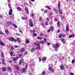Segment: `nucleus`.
<instances>
[{"label": "nucleus", "mask_w": 75, "mask_h": 75, "mask_svg": "<svg viewBox=\"0 0 75 75\" xmlns=\"http://www.w3.org/2000/svg\"><path fill=\"white\" fill-rule=\"evenodd\" d=\"M25 68L26 69L27 68V69H28V64L26 63L25 65Z\"/></svg>", "instance_id": "4c0bfd02"}, {"label": "nucleus", "mask_w": 75, "mask_h": 75, "mask_svg": "<svg viewBox=\"0 0 75 75\" xmlns=\"http://www.w3.org/2000/svg\"><path fill=\"white\" fill-rule=\"evenodd\" d=\"M6 24L7 25H11V24H12V22L10 21L8 22H6Z\"/></svg>", "instance_id": "a211bd4d"}, {"label": "nucleus", "mask_w": 75, "mask_h": 75, "mask_svg": "<svg viewBox=\"0 0 75 75\" xmlns=\"http://www.w3.org/2000/svg\"><path fill=\"white\" fill-rule=\"evenodd\" d=\"M45 7L46 8H48L49 10H51V8H50V7L49 6H46Z\"/></svg>", "instance_id": "cd10ccee"}, {"label": "nucleus", "mask_w": 75, "mask_h": 75, "mask_svg": "<svg viewBox=\"0 0 75 75\" xmlns=\"http://www.w3.org/2000/svg\"><path fill=\"white\" fill-rule=\"evenodd\" d=\"M41 25H42V26H44V23H41Z\"/></svg>", "instance_id": "0e129e2a"}, {"label": "nucleus", "mask_w": 75, "mask_h": 75, "mask_svg": "<svg viewBox=\"0 0 75 75\" xmlns=\"http://www.w3.org/2000/svg\"><path fill=\"white\" fill-rule=\"evenodd\" d=\"M26 44H29L30 43V41L28 39H26Z\"/></svg>", "instance_id": "bb28decb"}, {"label": "nucleus", "mask_w": 75, "mask_h": 75, "mask_svg": "<svg viewBox=\"0 0 75 75\" xmlns=\"http://www.w3.org/2000/svg\"><path fill=\"white\" fill-rule=\"evenodd\" d=\"M37 38L38 39V40H41L42 38L41 37H37Z\"/></svg>", "instance_id": "09e8293b"}, {"label": "nucleus", "mask_w": 75, "mask_h": 75, "mask_svg": "<svg viewBox=\"0 0 75 75\" xmlns=\"http://www.w3.org/2000/svg\"><path fill=\"white\" fill-rule=\"evenodd\" d=\"M72 35H69V38H72Z\"/></svg>", "instance_id": "864d4df0"}, {"label": "nucleus", "mask_w": 75, "mask_h": 75, "mask_svg": "<svg viewBox=\"0 0 75 75\" xmlns=\"http://www.w3.org/2000/svg\"><path fill=\"white\" fill-rule=\"evenodd\" d=\"M64 16H61V19L62 20H63V19H64Z\"/></svg>", "instance_id": "c03bdc74"}, {"label": "nucleus", "mask_w": 75, "mask_h": 75, "mask_svg": "<svg viewBox=\"0 0 75 75\" xmlns=\"http://www.w3.org/2000/svg\"><path fill=\"white\" fill-rule=\"evenodd\" d=\"M7 69L8 71H11V67H8Z\"/></svg>", "instance_id": "2f4dec72"}, {"label": "nucleus", "mask_w": 75, "mask_h": 75, "mask_svg": "<svg viewBox=\"0 0 75 75\" xmlns=\"http://www.w3.org/2000/svg\"><path fill=\"white\" fill-rule=\"evenodd\" d=\"M31 16L33 17H34V14H33V13H32V15H31Z\"/></svg>", "instance_id": "13d9d810"}, {"label": "nucleus", "mask_w": 75, "mask_h": 75, "mask_svg": "<svg viewBox=\"0 0 75 75\" xmlns=\"http://www.w3.org/2000/svg\"><path fill=\"white\" fill-rule=\"evenodd\" d=\"M29 26H30L31 27H33V21L31 19H30L29 21Z\"/></svg>", "instance_id": "39448f33"}, {"label": "nucleus", "mask_w": 75, "mask_h": 75, "mask_svg": "<svg viewBox=\"0 0 75 75\" xmlns=\"http://www.w3.org/2000/svg\"><path fill=\"white\" fill-rule=\"evenodd\" d=\"M23 62V59H21L20 60L19 63V65H21L22 63Z\"/></svg>", "instance_id": "4468645a"}, {"label": "nucleus", "mask_w": 75, "mask_h": 75, "mask_svg": "<svg viewBox=\"0 0 75 75\" xmlns=\"http://www.w3.org/2000/svg\"><path fill=\"white\" fill-rule=\"evenodd\" d=\"M42 75H46V72L45 71H43V72L42 73Z\"/></svg>", "instance_id": "473e14b6"}, {"label": "nucleus", "mask_w": 75, "mask_h": 75, "mask_svg": "<svg viewBox=\"0 0 75 75\" xmlns=\"http://www.w3.org/2000/svg\"><path fill=\"white\" fill-rule=\"evenodd\" d=\"M8 39L10 41H13V42H16V41H17L16 39H15L13 38L9 37Z\"/></svg>", "instance_id": "7ed1b4c3"}, {"label": "nucleus", "mask_w": 75, "mask_h": 75, "mask_svg": "<svg viewBox=\"0 0 75 75\" xmlns=\"http://www.w3.org/2000/svg\"><path fill=\"white\" fill-rule=\"evenodd\" d=\"M25 10L27 14L28 15L29 14V11H28V8H27V7H25Z\"/></svg>", "instance_id": "6e6552de"}, {"label": "nucleus", "mask_w": 75, "mask_h": 75, "mask_svg": "<svg viewBox=\"0 0 75 75\" xmlns=\"http://www.w3.org/2000/svg\"><path fill=\"white\" fill-rule=\"evenodd\" d=\"M17 10H18L19 11H22V10L21 9V8L20 7H17Z\"/></svg>", "instance_id": "6ab92c4d"}, {"label": "nucleus", "mask_w": 75, "mask_h": 75, "mask_svg": "<svg viewBox=\"0 0 75 75\" xmlns=\"http://www.w3.org/2000/svg\"><path fill=\"white\" fill-rule=\"evenodd\" d=\"M13 24V27H15V28H17V25H16L15 24Z\"/></svg>", "instance_id": "ea45409f"}, {"label": "nucleus", "mask_w": 75, "mask_h": 75, "mask_svg": "<svg viewBox=\"0 0 75 75\" xmlns=\"http://www.w3.org/2000/svg\"><path fill=\"white\" fill-rule=\"evenodd\" d=\"M27 68H22L21 69L22 72V73H24L25 72V70H27Z\"/></svg>", "instance_id": "f8f14e48"}, {"label": "nucleus", "mask_w": 75, "mask_h": 75, "mask_svg": "<svg viewBox=\"0 0 75 75\" xmlns=\"http://www.w3.org/2000/svg\"><path fill=\"white\" fill-rule=\"evenodd\" d=\"M12 12H13V10L12 9H10L9 11V15L11 16L12 14Z\"/></svg>", "instance_id": "9b49d317"}, {"label": "nucleus", "mask_w": 75, "mask_h": 75, "mask_svg": "<svg viewBox=\"0 0 75 75\" xmlns=\"http://www.w3.org/2000/svg\"><path fill=\"white\" fill-rule=\"evenodd\" d=\"M50 29L51 31H54V27H51L50 28Z\"/></svg>", "instance_id": "7c9ffc66"}, {"label": "nucleus", "mask_w": 75, "mask_h": 75, "mask_svg": "<svg viewBox=\"0 0 75 75\" xmlns=\"http://www.w3.org/2000/svg\"><path fill=\"white\" fill-rule=\"evenodd\" d=\"M33 36H35V37H36V36H37V34L36 33H34L33 34Z\"/></svg>", "instance_id": "79ce46f5"}, {"label": "nucleus", "mask_w": 75, "mask_h": 75, "mask_svg": "<svg viewBox=\"0 0 75 75\" xmlns=\"http://www.w3.org/2000/svg\"><path fill=\"white\" fill-rule=\"evenodd\" d=\"M58 8L59 9V14H62V11L61 10V9L60 8V7L61 6V4H60V2L59 1H58Z\"/></svg>", "instance_id": "f03ea898"}, {"label": "nucleus", "mask_w": 75, "mask_h": 75, "mask_svg": "<svg viewBox=\"0 0 75 75\" xmlns=\"http://www.w3.org/2000/svg\"><path fill=\"white\" fill-rule=\"evenodd\" d=\"M30 31L31 33H35V30H30Z\"/></svg>", "instance_id": "b1692460"}, {"label": "nucleus", "mask_w": 75, "mask_h": 75, "mask_svg": "<svg viewBox=\"0 0 75 75\" xmlns=\"http://www.w3.org/2000/svg\"><path fill=\"white\" fill-rule=\"evenodd\" d=\"M68 24H67L66 25V31H68V30H69V26H68Z\"/></svg>", "instance_id": "f3484780"}, {"label": "nucleus", "mask_w": 75, "mask_h": 75, "mask_svg": "<svg viewBox=\"0 0 75 75\" xmlns=\"http://www.w3.org/2000/svg\"><path fill=\"white\" fill-rule=\"evenodd\" d=\"M22 56V55L21 54H20L18 55V57H12V58L13 59L14 63H16L17 62V61L19 59L20 57H21Z\"/></svg>", "instance_id": "f257e3e1"}, {"label": "nucleus", "mask_w": 75, "mask_h": 75, "mask_svg": "<svg viewBox=\"0 0 75 75\" xmlns=\"http://www.w3.org/2000/svg\"><path fill=\"white\" fill-rule=\"evenodd\" d=\"M22 20H26L27 19V18L26 17H22Z\"/></svg>", "instance_id": "c756f323"}, {"label": "nucleus", "mask_w": 75, "mask_h": 75, "mask_svg": "<svg viewBox=\"0 0 75 75\" xmlns=\"http://www.w3.org/2000/svg\"><path fill=\"white\" fill-rule=\"evenodd\" d=\"M57 25L58 27L60 26V23H59V21H58L57 23Z\"/></svg>", "instance_id": "5701e85b"}, {"label": "nucleus", "mask_w": 75, "mask_h": 75, "mask_svg": "<svg viewBox=\"0 0 75 75\" xmlns=\"http://www.w3.org/2000/svg\"><path fill=\"white\" fill-rule=\"evenodd\" d=\"M44 42V41H42L41 42H39L40 43V44H42V43H43Z\"/></svg>", "instance_id": "3c124183"}, {"label": "nucleus", "mask_w": 75, "mask_h": 75, "mask_svg": "<svg viewBox=\"0 0 75 75\" xmlns=\"http://www.w3.org/2000/svg\"><path fill=\"white\" fill-rule=\"evenodd\" d=\"M3 18V17L2 16V15H0V18Z\"/></svg>", "instance_id": "e2e57ef3"}, {"label": "nucleus", "mask_w": 75, "mask_h": 75, "mask_svg": "<svg viewBox=\"0 0 75 75\" xmlns=\"http://www.w3.org/2000/svg\"><path fill=\"white\" fill-rule=\"evenodd\" d=\"M72 37H73V38H74V37H75V34H72Z\"/></svg>", "instance_id": "bf43d9fd"}, {"label": "nucleus", "mask_w": 75, "mask_h": 75, "mask_svg": "<svg viewBox=\"0 0 75 75\" xmlns=\"http://www.w3.org/2000/svg\"><path fill=\"white\" fill-rule=\"evenodd\" d=\"M34 45H36V46H37V47L36 48H35L36 50H40V48H41V47H40V44L38 43H36L35 42L34 43Z\"/></svg>", "instance_id": "20e7f679"}, {"label": "nucleus", "mask_w": 75, "mask_h": 75, "mask_svg": "<svg viewBox=\"0 0 75 75\" xmlns=\"http://www.w3.org/2000/svg\"><path fill=\"white\" fill-rule=\"evenodd\" d=\"M54 21H55V22H57V21H58V19L57 18H55L54 19Z\"/></svg>", "instance_id": "a18cd8bd"}, {"label": "nucleus", "mask_w": 75, "mask_h": 75, "mask_svg": "<svg viewBox=\"0 0 75 75\" xmlns=\"http://www.w3.org/2000/svg\"><path fill=\"white\" fill-rule=\"evenodd\" d=\"M39 22H41V21H42V18H41V17H39Z\"/></svg>", "instance_id": "72a5a7b5"}, {"label": "nucleus", "mask_w": 75, "mask_h": 75, "mask_svg": "<svg viewBox=\"0 0 75 75\" xmlns=\"http://www.w3.org/2000/svg\"><path fill=\"white\" fill-rule=\"evenodd\" d=\"M24 55H27L28 54V52L27 51H25L24 53Z\"/></svg>", "instance_id": "a19ab883"}, {"label": "nucleus", "mask_w": 75, "mask_h": 75, "mask_svg": "<svg viewBox=\"0 0 75 75\" xmlns=\"http://www.w3.org/2000/svg\"><path fill=\"white\" fill-rule=\"evenodd\" d=\"M59 67H60V69H61L62 70L64 71V66L63 64H62L60 66H59Z\"/></svg>", "instance_id": "1a4fd4ad"}, {"label": "nucleus", "mask_w": 75, "mask_h": 75, "mask_svg": "<svg viewBox=\"0 0 75 75\" xmlns=\"http://www.w3.org/2000/svg\"><path fill=\"white\" fill-rule=\"evenodd\" d=\"M48 70L50 71V72L54 74V69H52V67H49L48 68Z\"/></svg>", "instance_id": "0eeeda50"}, {"label": "nucleus", "mask_w": 75, "mask_h": 75, "mask_svg": "<svg viewBox=\"0 0 75 75\" xmlns=\"http://www.w3.org/2000/svg\"><path fill=\"white\" fill-rule=\"evenodd\" d=\"M8 6L9 7V8H11V6L10 5H9V4H8Z\"/></svg>", "instance_id": "338daca9"}, {"label": "nucleus", "mask_w": 75, "mask_h": 75, "mask_svg": "<svg viewBox=\"0 0 75 75\" xmlns=\"http://www.w3.org/2000/svg\"><path fill=\"white\" fill-rule=\"evenodd\" d=\"M35 51V49L34 47H33L31 49V52H34Z\"/></svg>", "instance_id": "393cba45"}, {"label": "nucleus", "mask_w": 75, "mask_h": 75, "mask_svg": "<svg viewBox=\"0 0 75 75\" xmlns=\"http://www.w3.org/2000/svg\"><path fill=\"white\" fill-rule=\"evenodd\" d=\"M45 24L46 25H48L49 24L48 23V22H46L45 23Z\"/></svg>", "instance_id": "37998d69"}, {"label": "nucleus", "mask_w": 75, "mask_h": 75, "mask_svg": "<svg viewBox=\"0 0 75 75\" xmlns=\"http://www.w3.org/2000/svg\"><path fill=\"white\" fill-rule=\"evenodd\" d=\"M0 34L1 35H4V33L1 31V32H0Z\"/></svg>", "instance_id": "49530a36"}, {"label": "nucleus", "mask_w": 75, "mask_h": 75, "mask_svg": "<svg viewBox=\"0 0 75 75\" xmlns=\"http://www.w3.org/2000/svg\"><path fill=\"white\" fill-rule=\"evenodd\" d=\"M46 19L47 21H50V18H47Z\"/></svg>", "instance_id": "5fc2aeb1"}, {"label": "nucleus", "mask_w": 75, "mask_h": 75, "mask_svg": "<svg viewBox=\"0 0 75 75\" xmlns=\"http://www.w3.org/2000/svg\"><path fill=\"white\" fill-rule=\"evenodd\" d=\"M25 51V49L23 48H22L20 50L21 52H24Z\"/></svg>", "instance_id": "2eb2a0df"}, {"label": "nucleus", "mask_w": 75, "mask_h": 75, "mask_svg": "<svg viewBox=\"0 0 75 75\" xmlns=\"http://www.w3.org/2000/svg\"><path fill=\"white\" fill-rule=\"evenodd\" d=\"M14 47H13V46H12L11 48V50H14Z\"/></svg>", "instance_id": "de8ad7c7"}, {"label": "nucleus", "mask_w": 75, "mask_h": 75, "mask_svg": "<svg viewBox=\"0 0 75 75\" xmlns=\"http://www.w3.org/2000/svg\"><path fill=\"white\" fill-rule=\"evenodd\" d=\"M53 10L56 13H58V11L57 9L56 8H54Z\"/></svg>", "instance_id": "dca6fc26"}, {"label": "nucleus", "mask_w": 75, "mask_h": 75, "mask_svg": "<svg viewBox=\"0 0 75 75\" xmlns=\"http://www.w3.org/2000/svg\"><path fill=\"white\" fill-rule=\"evenodd\" d=\"M2 71L3 72H4L6 71V67H3L2 69Z\"/></svg>", "instance_id": "a878e982"}, {"label": "nucleus", "mask_w": 75, "mask_h": 75, "mask_svg": "<svg viewBox=\"0 0 75 75\" xmlns=\"http://www.w3.org/2000/svg\"><path fill=\"white\" fill-rule=\"evenodd\" d=\"M50 31H51V30L50 29H49L47 30V32H48V33H49V32H50Z\"/></svg>", "instance_id": "774afa93"}, {"label": "nucleus", "mask_w": 75, "mask_h": 75, "mask_svg": "<svg viewBox=\"0 0 75 75\" xmlns=\"http://www.w3.org/2000/svg\"><path fill=\"white\" fill-rule=\"evenodd\" d=\"M5 32L6 34L7 35H8L9 34V31L7 29H5Z\"/></svg>", "instance_id": "ddd939ff"}, {"label": "nucleus", "mask_w": 75, "mask_h": 75, "mask_svg": "<svg viewBox=\"0 0 75 75\" xmlns=\"http://www.w3.org/2000/svg\"><path fill=\"white\" fill-rule=\"evenodd\" d=\"M47 12H48V10H45L44 11V13H47Z\"/></svg>", "instance_id": "8fccbe9b"}, {"label": "nucleus", "mask_w": 75, "mask_h": 75, "mask_svg": "<svg viewBox=\"0 0 75 75\" xmlns=\"http://www.w3.org/2000/svg\"><path fill=\"white\" fill-rule=\"evenodd\" d=\"M19 32H20V33H21V34H23V32H22V31L20 30V29H19Z\"/></svg>", "instance_id": "4d7b16f0"}, {"label": "nucleus", "mask_w": 75, "mask_h": 75, "mask_svg": "<svg viewBox=\"0 0 75 75\" xmlns=\"http://www.w3.org/2000/svg\"><path fill=\"white\" fill-rule=\"evenodd\" d=\"M75 60L74 59H73L72 60L71 63L72 64H74V62H75Z\"/></svg>", "instance_id": "e433bc0d"}, {"label": "nucleus", "mask_w": 75, "mask_h": 75, "mask_svg": "<svg viewBox=\"0 0 75 75\" xmlns=\"http://www.w3.org/2000/svg\"><path fill=\"white\" fill-rule=\"evenodd\" d=\"M61 41L63 44H65L66 42H65V39H64V38H62L61 39Z\"/></svg>", "instance_id": "9d476101"}, {"label": "nucleus", "mask_w": 75, "mask_h": 75, "mask_svg": "<svg viewBox=\"0 0 75 75\" xmlns=\"http://www.w3.org/2000/svg\"><path fill=\"white\" fill-rule=\"evenodd\" d=\"M52 47L54 48V49H56V48H58L59 47V44L58 43H56L55 45H54Z\"/></svg>", "instance_id": "423d86ee"}, {"label": "nucleus", "mask_w": 75, "mask_h": 75, "mask_svg": "<svg viewBox=\"0 0 75 75\" xmlns=\"http://www.w3.org/2000/svg\"><path fill=\"white\" fill-rule=\"evenodd\" d=\"M59 32H60V30H59V29H58V30L57 31V33H59Z\"/></svg>", "instance_id": "6e6d98bb"}, {"label": "nucleus", "mask_w": 75, "mask_h": 75, "mask_svg": "<svg viewBox=\"0 0 75 75\" xmlns=\"http://www.w3.org/2000/svg\"><path fill=\"white\" fill-rule=\"evenodd\" d=\"M2 64L3 65H4L6 64V63H5V62L4 61V59L3 58H2Z\"/></svg>", "instance_id": "412c9836"}, {"label": "nucleus", "mask_w": 75, "mask_h": 75, "mask_svg": "<svg viewBox=\"0 0 75 75\" xmlns=\"http://www.w3.org/2000/svg\"><path fill=\"white\" fill-rule=\"evenodd\" d=\"M1 56L2 58H4V53L3 52H1Z\"/></svg>", "instance_id": "aec40b11"}, {"label": "nucleus", "mask_w": 75, "mask_h": 75, "mask_svg": "<svg viewBox=\"0 0 75 75\" xmlns=\"http://www.w3.org/2000/svg\"><path fill=\"white\" fill-rule=\"evenodd\" d=\"M16 35H17V36H19V35H20V33H18L16 34Z\"/></svg>", "instance_id": "052dcab7"}, {"label": "nucleus", "mask_w": 75, "mask_h": 75, "mask_svg": "<svg viewBox=\"0 0 75 75\" xmlns=\"http://www.w3.org/2000/svg\"><path fill=\"white\" fill-rule=\"evenodd\" d=\"M10 54L11 56H12L13 55V51H11V53Z\"/></svg>", "instance_id": "58836bf2"}, {"label": "nucleus", "mask_w": 75, "mask_h": 75, "mask_svg": "<svg viewBox=\"0 0 75 75\" xmlns=\"http://www.w3.org/2000/svg\"><path fill=\"white\" fill-rule=\"evenodd\" d=\"M15 67L16 68V69H17V70H19V68L18 67H17V66H15Z\"/></svg>", "instance_id": "f704fd0d"}, {"label": "nucleus", "mask_w": 75, "mask_h": 75, "mask_svg": "<svg viewBox=\"0 0 75 75\" xmlns=\"http://www.w3.org/2000/svg\"><path fill=\"white\" fill-rule=\"evenodd\" d=\"M46 60H47V58L45 57H44L42 59V61H46Z\"/></svg>", "instance_id": "4be33fe9"}, {"label": "nucleus", "mask_w": 75, "mask_h": 75, "mask_svg": "<svg viewBox=\"0 0 75 75\" xmlns=\"http://www.w3.org/2000/svg\"><path fill=\"white\" fill-rule=\"evenodd\" d=\"M40 34L41 36H42L43 35V33H40Z\"/></svg>", "instance_id": "69168bd1"}, {"label": "nucleus", "mask_w": 75, "mask_h": 75, "mask_svg": "<svg viewBox=\"0 0 75 75\" xmlns=\"http://www.w3.org/2000/svg\"><path fill=\"white\" fill-rule=\"evenodd\" d=\"M62 36V34L61 33H60L59 35V38H61Z\"/></svg>", "instance_id": "c9c22d12"}, {"label": "nucleus", "mask_w": 75, "mask_h": 75, "mask_svg": "<svg viewBox=\"0 0 75 75\" xmlns=\"http://www.w3.org/2000/svg\"><path fill=\"white\" fill-rule=\"evenodd\" d=\"M49 24H53V22H49Z\"/></svg>", "instance_id": "680f3d73"}, {"label": "nucleus", "mask_w": 75, "mask_h": 75, "mask_svg": "<svg viewBox=\"0 0 75 75\" xmlns=\"http://www.w3.org/2000/svg\"><path fill=\"white\" fill-rule=\"evenodd\" d=\"M14 47L15 48H18V46H17V45H14Z\"/></svg>", "instance_id": "603ef678"}, {"label": "nucleus", "mask_w": 75, "mask_h": 75, "mask_svg": "<svg viewBox=\"0 0 75 75\" xmlns=\"http://www.w3.org/2000/svg\"><path fill=\"white\" fill-rule=\"evenodd\" d=\"M0 45H2V46H5V45L3 42L0 43Z\"/></svg>", "instance_id": "c85d7f7f"}]
</instances>
